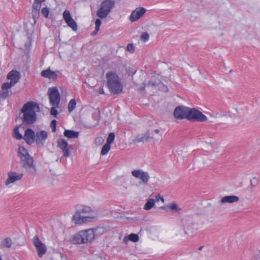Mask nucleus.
I'll return each mask as SVG.
<instances>
[{
    "instance_id": "obj_42",
    "label": "nucleus",
    "mask_w": 260,
    "mask_h": 260,
    "mask_svg": "<svg viewBox=\"0 0 260 260\" xmlns=\"http://www.w3.org/2000/svg\"><path fill=\"white\" fill-rule=\"evenodd\" d=\"M160 200L164 202V199L163 197L160 196L159 194L156 196L155 201H156V202H159Z\"/></svg>"
},
{
    "instance_id": "obj_12",
    "label": "nucleus",
    "mask_w": 260,
    "mask_h": 260,
    "mask_svg": "<svg viewBox=\"0 0 260 260\" xmlns=\"http://www.w3.org/2000/svg\"><path fill=\"white\" fill-rule=\"evenodd\" d=\"M48 137V133L45 131H41L36 133L35 142L37 146L43 147Z\"/></svg>"
},
{
    "instance_id": "obj_45",
    "label": "nucleus",
    "mask_w": 260,
    "mask_h": 260,
    "mask_svg": "<svg viewBox=\"0 0 260 260\" xmlns=\"http://www.w3.org/2000/svg\"><path fill=\"white\" fill-rule=\"evenodd\" d=\"M99 93H100V94H105L104 90L103 88H101V89H100Z\"/></svg>"
},
{
    "instance_id": "obj_17",
    "label": "nucleus",
    "mask_w": 260,
    "mask_h": 260,
    "mask_svg": "<svg viewBox=\"0 0 260 260\" xmlns=\"http://www.w3.org/2000/svg\"><path fill=\"white\" fill-rule=\"evenodd\" d=\"M154 138L150 136L149 131H147L146 133L142 135H138L133 140L134 143L149 142L153 140Z\"/></svg>"
},
{
    "instance_id": "obj_10",
    "label": "nucleus",
    "mask_w": 260,
    "mask_h": 260,
    "mask_svg": "<svg viewBox=\"0 0 260 260\" xmlns=\"http://www.w3.org/2000/svg\"><path fill=\"white\" fill-rule=\"evenodd\" d=\"M132 175L136 178L141 180L145 185L148 184L150 179L149 173L141 169L133 170L132 172Z\"/></svg>"
},
{
    "instance_id": "obj_19",
    "label": "nucleus",
    "mask_w": 260,
    "mask_h": 260,
    "mask_svg": "<svg viewBox=\"0 0 260 260\" xmlns=\"http://www.w3.org/2000/svg\"><path fill=\"white\" fill-rule=\"evenodd\" d=\"M41 75L42 77L49 79L55 80L57 77L56 72L51 71L49 68L42 71Z\"/></svg>"
},
{
    "instance_id": "obj_25",
    "label": "nucleus",
    "mask_w": 260,
    "mask_h": 260,
    "mask_svg": "<svg viewBox=\"0 0 260 260\" xmlns=\"http://www.w3.org/2000/svg\"><path fill=\"white\" fill-rule=\"evenodd\" d=\"M155 205V200L153 199H149L145 204L144 208L146 210H150Z\"/></svg>"
},
{
    "instance_id": "obj_47",
    "label": "nucleus",
    "mask_w": 260,
    "mask_h": 260,
    "mask_svg": "<svg viewBox=\"0 0 260 260\" xmlns=\"http://www.w3.org/2000/svg\"><path fill=\"white\" fill-rule=\"evenodd\" d=\"M36 1H38V2H40V3H42V2H44L45 0H35Z\"/></svg>"
},
{
    "instance_id": "obj_34",
    "label": "nucleus",
    "mask_w": 260,
    "mask_h": 260,
    "mask_svg": "<svg viewBox=\"0 0 260 260\" xmlns=\"http://www.w3.org/2000/svg\"><path fill=\"white\" fill-rule=\"evenodd\" d=\"M41 7V3L38 2V1H36L35 0L34 3L32 5V9L35 10L40 11V8Z\"/></svg>"
},
{
    "instance_id": "obj_29",
    "label": "nucleus",
    "mask_w": 260,
    "mask_h": 260,
    "mask_svg": "<svg viewBox=\"0 0 260 260\" xmlns=\"http://www.w3.org/2000/svg\"><path fill=\"white\" fill-rule=\"evenodd\" d=\"M110 148L111 145H109V144L106 143L102 148L101 154L102 155L106 154L110 150Z\"/></svg>"
},
{
    "instance_id": "obj_28",
    "label": "nucleus",
    "mask_w": 260,
    "mask_h": 260,
    "mask_svg": "<svg viewBox=\"0 0 260 260\" xmlns=\"http://www.w3.org/2000/svg\"><path fill=\"white\" fill-rule=\"evenodd\" d=\"M167 210H170L173 212H178L181 209L176 203H172L167 207Z\"/></svg>"
},
{
    "instance_id": "obj_46",
    "label": "nucleus",
    "mask_w": 260,
    "mask_h": 260,
    "mask_svg": "<svg viewBox=\"0 0 260 260\" xmlns=\"http://www.w3.org/2000/svg\"><path fill=\"white\" fill-rule=\"evenodd\" d=\"M154 132L156 133V134H158L159 133V130L158 129H155L154 130Z\"/></svg>"
},
{
    "instance_id": "obj_48",
    "label": "nucleus",
    "mask_w": 260,
    "mask_h": 260,
    "mask_svg": "<svg viewBox=\"0 0 260 260\" xmlns=\"http://www.w3.org/2000/svg\"><path fill=\"white\" fill-rule=\"evenodd\" d=\"M203 248H204V246H200V247H199V249L200 250H202V249H203Z\"/></svg>"
},
{
    "instance_id": "obj_1",
    "label": "nucleus",
    "mask_w": 260,
    "mask_h": 260,
    "mask_svg": "<svg viewBox=\"0 0 260 260\" xmlns=\"http://www.w3.org/2000/svg\"><path fill=\"white\" fill-rule=\"evenodd\" d=\"M174 117L178 119H186L191 121L204 122L207 117L201 111L195 108H190L184 106L177 107L174 111Z\"/></svg>"
},
{
    "instance_id": "obj_24",
    "label": "nucleus",
    "mask_w": 260,
    "mask_h": 260,
    "mask_svg": "<svg viewBox=\"0 0 260 260\" xmlns=\"http://www.w3.org/2000/svg\"><path fill=\"white\" fill-rule=\"evenodd\" d=\"M160 83L159 79L157 78L155 76H153L151 77L150 80L147 83V86H150L152 87L156 86L158 85Z\"/></svg>"
},
{
    "instance_id": "obj_49",
    "label": "nucleus",
    "mask_w": 260,
    "mask_h": 260,
    "mask_svg": "<svg viewBox=\"0 0 260 260\" xmlns=\"http://www.w3.org/2000/svg\"><path fill=\"white\" fill-rule=\"evenodd\" d=\"M126 237H125V238H124V239H123V241H124V242H126L127 241V240H126Z\"/></svg>"
},
{
    "instance_id": "obj_43",
    "label": "nucleus",
    "mask_w": 260,
    "mask_h": 260,
    "mask_svg": "<svg viewBox=\"0 0 260 260\" xmlns=\"http://www.w3.org/2000/svg\"><path fill=\"white\" fill-rule=\"evenodd\" d=\"M146 86H147V84L143 83V85L139 88V90L141 92H143L145 90Z\"/></svg>"
},
{
    "instance_id": "obj_33",
    "label": "nucleus",
    "mask_w": 260,
    "mask_h": 260,
    "mask_svg": "<svg viewBox=\"0 0 260 260\" xmlns=\"http://www.w3.org/2000/svg\"><path fill=\"white\" fill-rule=\"evenodd\" d=\"M149 38V34L147 32H144L141 34L140 37V40L144 42H146L148 40Z\"/></svg>"
},
{
    "instance_id": "obj_36",
    "label": "nucleus",
    "mask_w": 260,
    "mask_h": 260,
    "mask_svg": "<svg viewBox=\"0 0 260 260\" xmlns=\"http://www.w3.org/2000/svg\"><path fill=\"white\" fill-rule=\"evenodd\" d=\"M42 14L45 17L48 18L49 13V9L46 7L43 8L41 10Z\"/></svg>"
},
{
    "instance_id": "obj_14",
    "label": "nucleus",
    "mask_w": 260,
    "mask_h": 260,
    "mask_svg": "<svg viewBox=\"0 0 260 260\" xmlns=\"http://www.w3.org/2000/svg\"><path fill=\"white\" fill-rule=\"evenodd\" d=\"M57 146L62 150L64 157H68L70 156L68 143L66 140L63 139H58L57 141Z\"/></svg>"
},
{
    "instance_id": "obj_51",
    "label": "nucleus",
    "mask_w": 260,
    "mask_h": 260,
    "mask_svg": "<svg viewBox=\"0 0 260 260\" xmlns=\"http://www.w3.org/2000/svg\"><path fill=\"white\" fill-rule=\"evenodd\" d=\"M0 260H2V259L1 258V257H0Z\"/></svg>"
},
{
    "instance_id": "obj_2",
    "label": "nucleus",
    "mask_w": 260,
    "mask_h": 260,
    "mask_svg": "<svg viewBox=\"0 0 260 260\" xmlns=\"http://www.w3.org/2000/svg\"><path fill=\"white\" fill-rule=\"evenodd\" d=\"M39 110V105L34 102H29L25 104L21 112L23 113V122L27 124H32L37 120L36 112Z\"/></svg>"
},
{
    "instance_id": "obj_44",
    "label": "nucleus",
    "mask_w": 260,
    "mask_h": 260,
    "mask_svg": "<svg viewBox=\"0 0 260 260\" xmlns=\"http://www.w3.org/2000/svg\"><path fill=\"white\" fill-rule=\"evenodd\" d=\"M100 29H96V28H95V29L91 33V35L92 36H95L96 35V34L98 33V32L99 31Z\"/></svg>"
},
{
    "instance_id": "obj_30",
    "label": "nucleus",
    "mask_w": 260,
    "mask_h": 260,
    "mask_svg": "<svg viewBox=\"0 0 260 260\" xmlns=\"http://www.w3.org/2000/svg\"><path fill=\"white\" fill-rule=\"evenodd\" d=\"M192 225V223H189L188 225H184V232L185 233V234L187 235H190L193 233V230L192 229H190V226H191Z\"/></svg>"
},
{
    "instance_id": "obj_4",
    "label": "nucleus",
    "mask_w": 260,
    "mask_h": 260,
    "mask_svg": "<svg viewBox=\"0 0 260 260\" xmlns=\"http://www.w3.org/2000/svg\"><path fill=\"white\" fill-rule=\"evenodd\" d=\"M18 153L22 167L25 168L29 174L35 175L37 169L34 164V159L29 154L27 150L23 146H19Z\"/></svg>"
},
{
    "instance_id": "obj_15",
    "label": "nucleus",
    "mask_w": 260,
    "mask_h": 260,
    "mask_svg": "<svg viewBox=\"0 0 260 260\" xmlns=\"http://www.w3.org/2000/svg\"><path fill=\"white\" fill-rule=\"evenodd\" d=\"M23 176V174L22 173L18 174L15 172H9L8 173V178L5 181V184L8 185L10 183L20 180Z\"/></svg>"
},
{
    "instance_id": "obj_41",
    "label": "nucleus",
    "mask_w": 260,
    "mask_h": 260,
    "mask_svg": "<svg viewBox=\"0 0 260 260\" xmlns=\"http://www.w3.org/2000/svg\"><path fill=\"white\" fill-rule=\"evenodd\" d=\"M95 143L102 144L104 142V139L102 137H98L95 140Z\"/></svg>"
},
{
    "instance_id": "obj_9",
    "label": "nucleus",
    "mask_w": 260,
    "mask_h": 260,
    "mask_svg": "<svg viewBox=\"0 0 260 260\" xmlns=\"http://www.w3.org/2000/svg\"><path fill=\"white\" fill-rule=\"evenodd\" d=\"M32 242L36 248L38 256L40 257H42L47 251V247L46 245L41 242L38 236L37 235L32 238Z\"/></svg>"
},
{
    "instance_id": "obj_26",
    "label": "nucleus",
    "mask_w": 260,
    "mask_h": 260,
    "mask_svg": "<svg viewBox=\"0 0 260 260\" xmlns=\"http://www.w3.org/2000/svg\"><path fill=\"white\" fill-rule=\"evenodd\" d=\"M13 137L17 140L23 139L22 135L19 133V127H15L13 129Z\"/></svg>"
},
{
    "instance_id": "obj_21",
    "label": "nucleus",
    "mask_w": 260,
    "mask_h": 260,
    "mask_svg": "<svg viewBox=\"0 0 260 260\" xmlns=\"http://www.w3.org/2000/svg\"><path fill=\"white\" fill-rule=\"evenodd\" d=\"M88 230L92 231L93 233V239L95 237L103 235L105 231V228L102 226H98L93 229H89Z\"/></svg>"
},
{
    "instance_id": "obj_5",
    "label": "nucleus",
    "mask_w": 260,
    "mask_h": 260,
    "mask_svg": "<svg viewBox=\"0 0 260 260\" xmlns=\"http://www.w3.org/2000/svg\"><path fill=\"white\" fill-rule=\"evenodd\" d=\"M92 212V209L89 206L84 205H77L76 206V211L73 216L72 219L76 224H81L87 222H91L94 218L91 216H83L81 214H89Z\"/></svg>"
},
{
    "instance_id": "obj_31",
    "label": "nucleus",
    "mask_w": 260,
    "mask_h": 260,
    "mask_svg": "<svg viewBox=\"0 0 260 260\" xmlns=\"http://www.w3.org/2000/svg\"><path fill=\"white\" fill-rule=\"evenodd\" d=\"M115 139V134L114 133H110L107 139L106 143L109 144L111 145V144L113 143Z\"/></svg>"
},
{
    "instance_id": "obj_3",
    "label": "nucleus",
    "mask_w": 260,
    "mask_h": 260,
    "mask_svg": "<svg viewBox=\"0 0 260 260\" xmlns=\"http://www.w3.org/2000/svg\"><path fill=\"white\" fill-rule=\"evenodd\" d=\"M107 86L113 94H118L122 92L123 86L118 75L113 72L108 71L106 74Z\"/></svg>"
},
{
    "instance_id": "obj_6",
    "label": "nucleus",
    "mask_w": 260,
    "mask_h": 260,
    "mask_svg": "<svg viewBox=\"0 0 260 260\" xmlns=\"http://www.w3.org/2000/svg\"><path fill=\"white\" fill-rule=\"evenodd\" d=\"M93 240V233L90 230H86L80 231L75 234L71 239L70 241L72 244H81L90 242Z\"/></svg>"
},
{
    "instance_id": "obj_40",
    "label": "nucleus",
    "mask_w": 260,
    "mask_h": 260,
    "mask_svg": "<svg viewBox=\"0 0 260 260\" xmlns=\"http://www.w3.org/2000/svg\"><path fill=\"white\" fill-rule=\"evenodd\" d=\"M126 48L127 50L129 52H133L134 51V47L132 44H128Z\"/></svg>"
},
{
    "instance_id": "obj_16",
    "label": "nucleus",
    "mask_w": 260,
    "mask_h": 260,
    "mask_svg": "<svg viewBox=\"0 0 260 260\" xmlns=\"http://www.w3.org/2000/svg\"><path fill=\"white\" fill-rule=\"evenodd\" d=\"M36 133L31 128H27L24 132V136L23 139L25 140L26 143L30 145L35 142Z\"/></svg>"
},
{
    "instance_id": "obj_38",
    "label": "nucleus",
    "mask_w": 260,
    "mask_h": 260,
    "mask_svg": "<svg viewBox=\"0 0 260 260\" xmlns=\"http://www.w3.org/2000/svg\"><path fill=\"white\" fill-rule=\"evenodd\" d=\"M56 107L53 106V107H52L51 108V110H50L51 115L54 116L55 117H56L57 114V111L56 109Z\"/></svg>"
},
{
    "instance_id": "obj_13",
    "label": "nucleus",
    "mask_w": 260,
    "mask_h": 260,
    "mask_svg": "<svg viewBox=\"0 0 260 260\" xmlns=\"http://www.w3.org/2000/svg\"><path fill=\"white\" fill-rule=\"evenodd\" d=\"M63 18L67 25L73 30L76 31L78 26L75 21L72 17L70 12L68 10H65L63 13Z\"/></svg>"
},
{
    "instance_id": "obj_39",
    "label": "nucleus",
    "mask_w": 260,
    "mask_h": 260,
    "mask_svg": "<svg viewBox=\"0 0 260 260\" xmlns=\"http://www.w3.org/2000/svg\"><path fill=\"white\" fill-rule=\"evenodd\" d=\"M101 23H102L101 20L100 19H97L95 20V28H96V29H100Z\"/></svg>"
},
{
    "instance_id": "obj_23",
    "label": "nucleus",
    "mask_w": 260,
    "mask_h": 260,
    "mask_svg": "<svg viewBox=\"0 0 260 260\" xmlns=\"http://www.w3.org/2000/svg\"><path fill=\"white\" fill-rule=\"evenodd\" d=\"M12 245V241L10 238L4 239L1 243V248H10Z\"/></svg>"
},
{
    "instance_id": "obj_8",
    "label": "nucleus",
    "mask_w": 260,
    "mask_h": 260,
    "mask_svg": "<svg viewBox=\"0 0 260 260\" xmlns=\"http://www.w3.org/2000/svg\"><path fill=\"white\" fill-rule=\"evenodd\" d=\"M48 94L50 104L55 107H58L60 100V96L56 87L49 88Z\"/></svg>"
},
{
    "instance_id": "obj_22",
    "label": "nucleus",
    "mask_w": 260,
    "mask_h": 260,
    "mask_svg": "<svg viewBox=\"0 0 260 260\" xmlns=\"http://www.w3.org/2000/svg\"><path fill=\"white\" fill-rule=\"evenodd\" d=\"M63 135L68 138L73 139L78 137L79 133L72 130L66 129L64 131Z\"/></svg>"
},
{
    "instance_id": "obj_35",
    "label": "nucleus",
    "mask_w": 260,
    "mask_h": 260,
    "mask_svg": "<svg viewBox=\"0 0 260 260\" xmlns=\"http://www.w3.org/2000/svg\"><path fill=\"white\" fill-rule=\"evenodd\" d=\"M32 16L36 22V20L39 18L40 15V11L32 10Z\"/></svg>"
},
{
    "instance_id": "obj_11",
    "label": "nucleus",
    "mask_w": 260,
    "mask_h": 260,
    "mask_svg": "<svg viewBox=\"0 0 260 260\" xmlns=\"http://www.w3.org/2000/svg\"><path fill=\"white\" fill-rule=\"evenodd\" d=\"M146 12V9L143 7H138L133 10L129 16V20L131 22H134L138 20L142 17Z\"/></svg>"
},
{
    "instance_id": "obj_27",
    "label": "nucleus",
    "mask_w": 260,
    "mask_h": 260,
    "mask_svg": "<svg viewBox=\"0 0 260 260\" xmlns=\"http://www.w3.org/2000/svg\"><path fill=\"white\" fill-rule=\"evenodd\" d=\"M76 105V101L75 99H72L68 104V111L71 113L75 108Z\"/></svg>"
},
{
    "instance_id": "obj_32",
    "label": "nucleus",
    "mask_w": 260,
    "mask_h": 260,
    "mask_svg": "<svg viewBox=\"0 0 260 260\" xmlns=\"http://www.w3.org/2000/svg\"><path fill=\"white\" fill-rule=\"evenodd\" d=\"M128 239L132 242H136L139 241V238L138 235L135 234H131L128 235Z\"/></svg>"
},
{
    "instance_id": "obj_7",
    "label": "nucleus",
    "mask_w": 260,
    "mask_h": 260,
    "mask_svg": "<svg viewBox=\"0 0 260 260\" xmlns=\"http://www.w3.org/2000/svg\"><path fill=\"white\" fill-rule=\"evenodd\" d=\"M113 0H105L101 5V8L97 11L96 15L101 19L106 18L114 6Z\"/></svg>"
},
{
    "instance_id": "obj_37",
    "label": "nucleus",
    "mask_w": 260,
    "mask_h": 260,
    "mask_svg": "<svg viewBox=\"0 0 260 260\" xmlns=\"http://www.w3.org/2000/svg\"><path fill=\"white\" fill-rule=\"evenodd\" d=\"M56 120L55 119L52 120L50 123V127H51L52 131L53 132H55L56 130Z\"/></svg>"
},
{
    "instance_id": "obj_18",
    "label": "nucleus",
    "mask_w": 260,
    "mask_h": 260,
    "mask_svg": "<svg viewBox=\"0 0 260 260\" xmlns=\"http://www.w3.org/2000/svg\"><path fill=\"white\" fill-rule=\"evenodd\" d=\"M7 79L10 80V82H8L9 85H11V87L14 86L19 80V73L14 70L10 72L7 75Z\"/></svg>"
},
{
    "instance_id": "obj_50",
    "label": "nucleus",
    "mask_w": 260,
    "mask_h": 260,
    "mask_svg": "<svg viewBox=\"0 0 260 260\" xmlns=\"http://www.w3.org/2000/svg\"><path fill=\"white\" fill-rule=\"evenodd\" d=\"M166 88L167 89V91L168 90V88H167V87H166Z\"/></svg>"
},
{
    "instance_id": "obj_20",
    "label": "nucleus",
    "mask_w": 260,
    "mask_h": 260,
    "mask_svg": "<svg viewBox=\"0 0 260 260\" xmlns=\"http://www.w3.org/2000/svg\"><path fill=\"white\" fill-rule=\"evenodd\" d=\"M239 201V198L236 196H226L223 197L220 202L222 204H224L226 203L233 204L234 203L238 202Z\"/></svg>"
}]
</instances>
